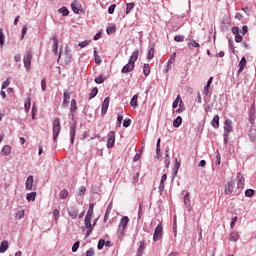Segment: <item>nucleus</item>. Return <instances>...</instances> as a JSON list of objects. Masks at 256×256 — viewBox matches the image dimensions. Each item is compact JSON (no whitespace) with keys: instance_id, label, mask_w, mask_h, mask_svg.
Returning <instances> with one entry per match:
<instances>
[{"instance_id":"27","label":"nucleus","mask_w":256,"mask_h":256,"mask_svg":"<svg viewBox=\"0 0 256 256\" xmlns=\"http://www.w3.org/2000/svg\"><path fill=\"white\" fill-rule=\"evenodd\" d=\"M24 109H25L26 113H29V111L31 110V95H29L27 97V100L24 104Z\"/></svg>"},{"instance_id":"36","label":"nucleus","mask_w":256,"mask_h":256,"mask_svg":"<svg viewBox=\"0 0 256 256\" xmlns=\"http://www.w3.org/2000/svg\"><path fill=\"white\" fill-rule=\"evenodd\" d=\"M97 93H99V88L94 87L89 94V99H93L94 97H97Z\"/></svg>"},{"instance_id":"9","label":"nucleus","mask_w":256,"mask_h":256,"mask_svg":"<svg viewBox=\"0 0 256 256\" xmlns=\"http://www.w3.org/2000/svg\"><path fill=\"white\" fill-rule=\"evenodd\" d=\"M81 3H79V0H75L74 2L71 3V9L73 11V13H75L76 15H79V11H81Z\"/></svg>"},{"instance_id":"8","label":"nucleus","mask_w":256,"mask_h":256,"mask_svg":"<svg viewBox=\"0 0 256 256\" xmlns=\"http://www.w3.org/2000/svg\"><path fill=\"white\" fill-rule=\"evenodd\" d=\"M70 113H71L72 121H75V115L77 113V100L75 99L71 100Z\"/></svg>"},{"instance_id":"63","label":"nucleus","mask_w":256,"mask_h":256,"mask_svg":"<svg viewBox=\"0 0 256 256\" xmlns=\"http://www.w3.org/2000/svg\"><path fill=\"white\" fill-rule=\"evenodd\" d=\"M86 256H95V250H93V248H90L86 251Z\"/></svg>"},{"instance_id":"3","label":"nucleus","mask_w":256,"mask_h":256,"mask_svg":"<svg viewBox=\"0 0 256 256\" xmlns=\"http://www.w3.org/2000/svg\"><path fill=\"white\" fill-rule=\"evenodd\" d=\"M129 224V217L123 216L120 220V224L118 226V235H124L125 229H127V225Z\"/></svg>"},{"instance_id":"15","label":"nucleus","mask_w":256,"mask_h":256,"mask_svg":"<svg viewBox=\"0 0 256 256\" xmlns=\"http://www.w3.org/2000/svg\"><path fill=\"white\" fill-rule=\"evenodd\" d=\"M135 69V65L128 62L121 70V73H131Z\"/></svg>"},{"instance_id":"47","label":"nucleus","mask_w":256,"mask_h":256,"mask_svg":"<svg viewBox=\"0 0 256 256\" xmlns=\"http://www.w3.org/2000/svg\"><path fill=\"white\" fill-rule=\"evenodd\" d=\"M188 47H189V49L199 47V43H197V41H195V40H192L190 43H188Z\"/></svg>"},{"instance_id":"12","label":"nucleus","mask_w":256,"mask_h":256,"mask_svg":"<svg viewBox=\"0 0 256 256\" xmlns=\"http://www.w3.org/2000/svg\"><path fill=\"white\" fill-rule=\"evenodd\" d=\"M255 114H256V107H255V102H253L250 106V111H249L250 123H254L255 117H256Z\"/></svg>"},{"instance_id":"42","label":"nucleus","mask_w":256,"mask_h":256,"mask_svg":"<svg viewBox=\"0 0 256 256\" xmlns=\"http://www.w3.org/2000/svg\"><path fill=\"white\" fill-rule=\"evenodd\" d=\"M0 45L1 47L5 45V34H3V28H0Z\"/></svg>"},{"instance_id":"7","label":"nucleus","mask_w":256,"mask_h":256,"mask_svg":"<svg viewBox=\"0 0 256 256\" xmlns=\"http://www.w3.org/2000/svg\"><path fill=\"white\" fill-rule=\"evenodd\" d=\"M75 133H77V122H73L70 125V141L72 145L75 143Z\"/></svg>"},{"instance_id":"13","label":"nucleus","mask_w":256,"mask_h":256,"mask_svg":"<svg viewBox=\"0 0 256 256\" xmlns=\"http://www.w3.org/2000/svg\"><path fill=\"white\" fill-rule=\"evenodd\" d=\"M184 205L185 207L187 208V211L191 212V198H190V194L189 192H187L185 195H184Z\"/></svg>"},{"instance_id":"43","label":"nucleus","mask_w":256,"mask_h":256,"mask_svg":"<svg viewBox=\"0 0 256 256\" xmlns=\"http://www.w3.org/2000/svg\"><path fill=\"white\" fill-rule=\"evenodd\" d=\"M183 111H185V103H183V100H180L179 109L176 110V113H183Z\"/></svg>"},{"instance_id":"32","label":"nucleus","mask_w":256,"mask_h":256,"mask_svg":"<svg viewBox=\"0 0 256 256\" xmlns=\"http://www.w3.org/2000/svg\"><path fill=\"white\" fill-rule=\"evenodd\" d=\"M143 73L145 77H149L151 73V66L149 64H144Z\"/></svg>"},{"instance_id":"14","label":"nucleus","mask_w":256,"mask_h":256,"mask_svg":"<svg viewBox=\"0 0 256 256\" xmlns=\"http://www.w3.org/2000/svg\"><path fill=\"white\" fill-rule=\"evenodd\" d=\"M236 179L238 181V187L243 189V187H245V177H243V174H241V172H238Z\"/></svg>"},{"instance_id":"40","label":"nucleus","mask_w":256,"mask_h":256,"mask_svg":"<svg viewBox=\"0 0 256 256\" xmlns=\"http://www.w3.org/2000/svg\"><path fill=\"white\" fill-rule=\"evenodd\" d=\"M176 53H173L171 56H170V59L168 61V65H167V69H166V73L169 71V69H171V63H173V61H175V57H176Z\"/></svg>"},{"instance_id":"24","label":"nucleus","mask_w":256,"mask_h":256,"mask_svg":"<svg viewBox=\"0 0 256 256\" xmlns=\"http://www.w3.org/2000/svg\"><path fill=\"white\" fill-rule=\"evenodd\" d=\"M52 40H53V43H54L53 44V51H54V53L57 54V51L59 49V37L58 36H53Z\"/></svg>"},{"instance_id":"30","label":"nucleus","mask_w":256,"mask_h":256,"mask_svg":"<svg viewBox=\"0 0 256 256\" xmlns=\"http://www.w3.org/2000/svg\"><path fill=\"white\" fill-rule=\"evenodd\" d=\"M1 154L5 156L11 155V146L9 145L4 146L2 148Z\"/></svg>"},{"instance_id":"6","label":"nucleus","mask_w":256,"mask_h":256,"mask_svg":"<svg viewBox=\"0 0 256 256\" xmlns=\"http://www.w3.org/2000/svg\"><path fill=\"white\" fill-rule=\"evenodd\" d=\"M108 141H107V148L113 149L115 147V131H110L107 135Z\"/></svg>"},{"instance_id":"59","label":"nucleus","mask_w":256,"mask_h":256,"mask_svg":"<svg viewBox=\"0 0 256 256\" xmlns=\"http://www.w3.org/2000/svg\"><path fill=\"white\" fill-rule=\"evenodd\" d=\"M67 107H69V100L63 98L62 108H63V109H67Z\"/></svg>"},{"instance_id":"31","label":"nucleus","mask_w":256,"mask_h":256,"mask_svg":"<svg viewBox=\"0 0 256 256\" xmlns=\"http://www.w3.org/2000/svg\"><path fill=\"white\" fill-rule=\"evenodd\" d=\"M65 57H66V63H71L72 55H71V50L66 47L65 49Z\"/></svg>"},{"instance_id":"21","label":"nucleus","mask_w":256,"mask_h":256,"mask_svg":"<svg viewBox=\"0 0 256 256\" xmlns=\"http://www.w3.org/2000/svg\"><path fill=\"white\" fill-rule=\"evenodd\" d=\"M25 185L27 191H33V176H28Z\"/></svg>"},{"instance_id":"57","label":"nucleus","mask_w":256,"mask_h":256,"mask_svg":"<svg viewBox=\"0 0 256 256\" xmlns=\"http://www.w3.org/2000/svg\"><path fill=\"white\" fill-rule=\"evenodd\" d=\"M63 99H71V93H69V90H64Z\"/></svg>"},{"instance_id":"41","label":"nucleus","mask_w":256,"mask_h":256,"mask_svg":"<svg viewBox=\"0 0 256 256\" xmlns=\"http://www.w3.org/2000/svg\"><path fill=\"white\" fill-rule=\"evenodd\" d=\"M94 59L97 65H101V57H99V54L97 53V48L94 50Z\"/></svg>"},{"instance_id":"23","label":"nucleus","mask_w":256,"mask_h":256,"mask_svg":"<svg viewBox=\"0 0 256 256\" xmlns=\"http://www.w3.org/2000/svg\"><path fill=\"white\" fill-rule=\"evenodd\" d=\"M139 99V95L135 94L131 101H130V105L131 107H133V109H136V107H139V103L137 102V100Z\"/></svg>"},{"instance_id":"1","label":"nucleus","mask_w":256,"mask_h":256,"mask_svg":"<svg viewBox=\"0 0 256 256\" xmlns=\"http://www.w3.org/2000/svg\"><path fill=\"white\" fill-rule=\"evenodd\" d=\"M233 132V125L231 120L227 119L224 122V145L227 146L229 143V133Z\"/></svg>"},{"instance_id":"60","label":"nucleus","mask_w":256,"mask_h":256,"mask_svg":"<svg viewBox=\"0 0 256 256\" xmlns=\"http://www.w3.org/2000/svg\"><path fill=\"white\" fill-rule=\"evenodd\" d=\"M241 41H243V36H241V34H236L235 35V42L236 43H241Z\"/></svg>"},{"instance_id":"58","label":"nucleus","mask_w":256,"mask_h":256,"mask_svg":"<svg viewBox=\"0 0 256 256\" xmlns=\"http://www.w3.org/2000/svg\"><path fill=\"white\" fill-rule=\"evenodd\" d=\"M106 33L108 35H111L112 33H115V26H110L106 29Z\"/></svg>"},{"instance_id":"55","label":"nucleus","mask_w":256,"mask_h":256,"mask_svg":"<svg viewBox=\"0 0 256 256\" xmlns=\"http://www.w3.org/2000/svg\"><path fill=\"white\" fill-rule=\"evenodd\" d=\"M103 247H105V240H104V239H100V240L98 241V246H97V248H98L99 250H101V249H103Z\"/></svg>"},{"instance_id":"39","label":"nucleus","mask_w":256,"mask_h":256,"mask_svg":"<svg viewBox=\"0 0 256 256\" xmlns=\"http://www.w3.org/2000/svg\"><path fill=\"white\" fill-rule=\"evenodd\" d=\"M179 103H181V96L180 95H178L176 97V99L174 100V102L172 104V108L177 109V107H179Z\"/></svg>"},{"instance_id":"50","label":"nucleus","mask_w":256,"mask_h":256,"mask_svg":"<svg viewBox=\"0 0 256 256\" xmlns=\"http://www.w3.org/2000/svg\"><path fill=\"white\" fill-rule=\"evenodd\" d=\"M169 150H166V158H165V161H164V163H165V165H166V168L167 169H169V165H170V160H169Z\"/></svg>"},{"instance_id":"2","label":"nucleus","mask_w":256,"mask_h":256,"mask_svg":"<svg viewBox=\"0 0 256 256\" xmlns=\"http://www.w3.org/2000/svg\"><path fill=\"white\" fill-rule=\"evenodd\" d=\"M59 133H61V120L59 118H55L53 121V141L57 143V138L59 137Z\"/></svg>"},{"instance_id":"16","label":"nucleus","mask_w":256,"mask_h":256,"mask_svg":"<svg viewBox=\"0 0 256 256\" xmlns=\"http://www.w3.org/2000/svg\"><path fill=\"white\" fill-rule=\"evenodd\" d=\"M110 98L106 97L102 103V115H107V109H109Z\"/></svg>"},{"instance_id":"53","label":"nucleus","mask_w":256,"mask_h":256,"mask_svg":"<svg viewBox=\"0 0 256 256\" xmlns=\"http://www.w3.org/2000/svg\"><path fill=\"white\" fill-rule=\"evenodd\" d=\"M104 81L105 79L103 78V75H100L97 78H95V83H97L98 85H101V83H103Z\"/></svg>"},{"instance_id":"29","label":"nucleus","mask_w":256,"mask_h":256,"mask_svg":"<svg viewBox=\"0 0 256 256\" xmlns=\"http://www.w3.org/2000/svg\"><path fill=\"white\" fill-rule=\"evenodd\" d=\"M181 123H183V118L181 116H177L176 119L173 121V127L179 128L181 127Z\"/></svg>"},{"instance_id":"20","label":"nucleus","mask_w":256,"mask_h":256,"mask_svg":"<svg viewBox=\"0 0 256 256\" xmlns=\"http://www.w3.org/2000/svg\"><path fill=\"white\" fill-rule=\"evenodd\" d=\"M85 223V228L88 229L86 231V238L89 237L91 235V233H93V226H91V221H84Z\"/></svg>"},{"instance_id":"18","label":"nucleus","mask_w":256,"mask_h":256,"mask_svg":"<svg viewBox=\"0 0 256 256\" xmlns=\"http://www.w3.org/2000/svg\"><path fill=\"white\" fill-rule=\"evenodd\" d=\"M137 59H139V50H136L132 53L128 63L135 65V61H137Z\"/></svg>"},{"instance_id":"64","label":"nucleus","mask_w":256,"mask_h":256,"mask_svg":"<svg viewBox=\"0 0 256 256\" xmlns=\"http://www.w3.org/2000/svg\"><path fill=\"white\" fill-rule=\"evenodd\" d=\"M232 33L233 35H239V27L237 26L232 27Z\"/></svg>"},{"instance_id":"51","label":"nucleus","mask_w":256,"mask_h":256,"mask_svg":"<svg viewBox=\"0 0 256 256\" xmlns=\"http://www.w3.org/2000/svg\"><path fill=\"white\" fill-rule=\"evenodd\" d=\"M123 127H125L127 129V127H131V119L130 118H126L123 121Z\"/></svg>"},{"instance_id":"28","label":"nucleus","mask_w":256,"mask_h":256,"mask_svg":"<svg viewBox=\"0 0 256 256\" xmlns=\"http://www.w3.org/2000/svg\"><path fill=\"white\" fill-rule=\"evenodd\" d=\"M211 125L214 127V129H219V115H215L213 117Z\"/></svg>"},{"instance_id":"37","label":"nucleus","mask_w":256,"mask_h":256,"mask_svg":"<svg viewBox=\"0 0 256 256\" xmlns=\"http://www.w3.org/2000/svg\"><path fill=\"white\" fill-rule=\"evenodd\" d=\"M59 197L61 199H67V197H69V191H67V189H63L60 191Z\"/></svg>"},{"instance_id":"48","label":"nucleus","mask_w":256,"mask_h":256,"mask_svg":"<svg viewBox=\"0 0 256 256\" xmlns=\"http://www.w3.org/2000/svg\"><path fill=\"white\" fill-rule=\"evenodd\" d=\"M87 191V188L85 186H81L78 192L79 197H83Z\"/></svg>"},{"instance_id":"10","label":"nucleus","mask_w":256,"mask_h":256,"mask_svg":"<svg viewBox=\"0 0 256 256\" xmlns=\"http://www.w3.org/2000/svg\"><path fill=\"white\" fill-rule=\"evenodd\" d=\"M94 207H95V204H93V203L89 204V208H88V211L86 213L84 221H90L91 222V219H93V209H94Z\"/></svg>"},{"instance_id":"56","label":"nucleus","mask_w":256,"mask_h":256,"mask_svg":"<svg viewBox=\"0 0 256 256\" xmlns=\"http://www.w3.org/2000/svg\"><path fill=\"white\" fill-rule=\"evenodd\" d=\"M16 217H18V219H23V217H25V210L18 211Z\"/></svg>"},{"instance_id":"62","label":"nucleus","mask_w":256,"mask_h":256,"mask_svg":"<svg viewBox=\"0 0 256 256\" xmlns=\"http://www.w3.org/2000/svg\"><path fill=\"white\" fill-rule=\"evenodd\" d=\"M117 122H118V127H121V123H123V115L118 114Z\"/></svg>"},{"instance_id":"5","label":"nucleus","mask_w":256,"mask_h":256,"mask_svg":"<svg viewBox=\"0 0 256 256\" xmlns=\"http://www.w3.org/2000/svg\"><path fill=\"white\" fill-rule=\"evenodd\" d=\"M163 237V224H158L155 228L153 241H159Z\"/></svg>"},{"instance_id":"45","label":"nucleus","mask_w":256,"mask_h":256,"mask_svg":"<svg viewBox=\"0 0 256 256\" xmlns=\"http://www.w3.org/2000/svg\"><path fill=\"white\" fill-rule=\"evenodd\" d=\"M253 195H255V190L253 189H247L245 191V197H253Z\"/></svg>"},{"instance_id":"22","label":"nucleus","mask_w":256,"mask_h":256,"mask_svg":"<svg viewBox=\"0 0 256 256\" xmlns=\"http://www.w3.org/2000/svg\"><path fill=\"white\" fill-rule=\"evenodd\" d=\"M9 249V242L7 240H3L0 244V253H5Z\"/></svg>"},{"instance_id":"46","label":"nucleus","mask_w":256,"mask_h":256,"mask_svg":"<svg viewBox=\"0 0 256 256\" xmlns=\"http://www.w3.org/2000/svg\"><path fill=\"white\" fill-rule=\"evenodd\" d=\"M59 210L58 209H54L53 210V217H54V221L55 223H57V221H59Z\"/></svg>"},{"instance_id":"19","label":"nucleus","mask_w":256,"mask_h":256,"mask_svg":"<svg viewBox=\"0 0 256 256\" xmlns=\"http://www.w3.org/2000/svg\"><path fill=\"white\" fill-rule=\"evenodd\" d=\"M246 65H247V59L245 57H242L239 62L238 75L244 71Z\"/></svg>"},{"instance_id":"33","label":"nucleus","mask_w":256,"mask_h":256,"mask_svg":"<svg viewBox=\"0 0 256 256\" xmlns=\"http://www.w3.org/2000/svg\"><path fill=\"white\" fill-rule=\"evenodd\" d=\"M239 239V232L233 231L230 233L229 241H237Z\"/></svg>"},{"instance_id":"4","label":"nucleus","mask_w":256,"mask_h":256,"mask_svg":"<svg viewBox=\"0 0 256 256\" xmlns=\"http://www.w3.org/2000/svg\"><path fill=\"white\" fill-rule=\"evenodd\" d=\"M31 59H33V52H31V50H28L23 59L26 71H29V69H31Z\"/></svg>"},{"instance_id":"35","label":"nucleus","mask_w":256,"mask_h":256,"mask_svg":"<svg viewBox=\"0 0 256 256\" xmlns=\"http://www.w3.org/2000/svg\"><path fill=\"white\" fill-rule=\"evenodd\" d=\"M58 13H61L63 17H67L69 15V9L67 7L63 6L58 10Z\"/></svg>"},{"instance_id":"61","label":"nucleus","mask_w":256,"mask_h":256,"mask_svg":"<svg viewBox=\"0 0 256 256\" xmlns=\"http://www.w3.org/2000/svg\"><path fill=\"white\" fill-rule=\"evenodd\" d=\"M37 115V106L35 104L32 106V119H35V116Z\"/></svg>"},{"instance_id":"25","label":"nucleus","mask_w":256,"mask_h":256,"mask_svg":"<svg viewBox=\"0 0 256 256\" xmlns=\"http://www.w3.org/2000/svg\"><path fill=\"white\" fill-rule=\"evenodd\" d=\"M154 56H155V45L152 44V45L150 46V49H149L148 55H147L148 61H151V59H153Z\"/></svg>"},{"instance_id":"34","label":"nucleus","mask_w":256,"mask_h":256,"mask_svg":"<svg viewBox=\"0 0 256 256\" xmlns=\"http://www.w3.org/2000/svg\"><path fill=\"white\" fill-rule=\"evenodd\" d=\"M36 197H37V192H31L26 195L27 201H35Z\"/></svg>"},{"instance_id":"49","label":"nucleus","mask_w":256,"mask_h":256,"mask_svg":"<svg viewBox=\"0 0 256 256\" xmlns=\"http://www.w3.org/2000/svg\"><path fill=\"white\" fill-rule=\"evenodd\" d=\"M79 245H80V242L79 241H76L73 246H72V253H77L78 249H79Z\"/></svg>"},{"instance_id":"54","label":"nucleus","mask_w":256,"mask_h":256,"mask_svg":"<svg viewBox=\"0 0 256 256\" xmlns=\"http://www.w3.org/2000/svg\"><path fill=\"white\" fill-rule=\"evenodd\" d=\"M25 35H27V25H24L21 32V40L25 39Z\"/></svg>"},{"instance_id":"17","label":"nucleus","mask_w":256,"mask_h":256,"mask_svg":"<svg viewBox=\"0 0 256 256\" xmlns=\"http://www.w3.org/2000/svg\"><path fill=\"white\" fill-rule=\"evenodd\" d=\"M234 185H235L234 181H230L227 183V185L225 186V194L226 195H231V193H233Z\"/></svg>"},{"instance_id":"52","label":"nucleus","mask_w":256,"mask_h":256,"mask_svg":"<svg viewBox=\"0 0 256 256\" xmlns=\"http://www.w3.org/2000/svg\"><path fill=\"white\" fill-rule=\"evenodd\" d=\"M115 7H117V5H115V4H112L109 6V8H108L109 15H113L115 13Z\"/></svg>"},{"instance_id":"44","label":"nucleus","mask_w":256,"mask_h":256,"mask_svg":"<svg viewBox=\"0 0 256 256\" xmlns=\"http://www.w3.org/2000/svg\"><path fill=\"white\" fill-rule=\"evenodd\" d=\"M174 41H176L177 43H183L185 41V36L182 35H176L174 37Z\"/></svg>"},{"instance_id":"26","label":"nucleus","mask_w":256,"mask_h":256,"mask_svg":"<svg viewBox=\"0 0 256 256\" xmlns=\"http://www.w3.org/2000/svg\"><path fill=\"white\" fill-rule=\"evenodd\" d=\"M143 251H145V240L140 241V245L138 247L137 255L136 256H142Z\"/></svg>"},{"instance_id":"11","label":"nucleus","mask_w":256,"mask_h":256,"mask_svg":"<svg viewBox=\"0 0 256 256\" xmlns=\"http://www.w3.org/2000/svg\"><path fill=\"white\" fill-rule=\"evenodd\" d=\"M68 214L71 217V219H75L79 215V209H77V206H71L68 209Z\"/></svg>"},{"instance_id":"38","label":"nucleus","mask_w":256,"mask_h":256,"mask_svg":"<svg viewBox=\"0 0 256 256\" xmlns=\"http://www.w3.org/2000/svg\"><path fill=\"white\" fill-rule=\"evenodd\" d=\"M135 7V3H127L126 4V14L129 15L133 8Z\"/></svg>"}]
</instances>
